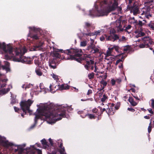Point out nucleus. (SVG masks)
<instances>
[{
	"label": "nucleus",
	"instance_id": "obj_16",
	"mask_svg": "<svg viewBox=\"0 0 154 154\" xmlns=\"http://www.w3.org/2000/svg\"><path fill=\"white\" fill-rule=\"evenodd\" d=\"M150 10V9L147 8V10L144 11H143V12L141 14V15H145V17L147 19L151 17V15L149 14V11Z\"/></svg>",
	"mask_w": 154,
	"mask_h": 154
},
{
	"label": "nucleus",
	"instance_id": "obj_54",
	"mask_svg": "<svg viewBox=\"0 0 154 154\" xmlns=\"http://www.w3.org/2000/svg\"><path fill=\"white\" fill-rule=\"evenodd\" d=\"M147 110H148V111L150 113H151L152 114H153L154 112L151 109V108L148 109H147Z\"/></svg>",
	"mask_w": 154,
	"mask_h": 154
},
{
	"label": "nucleus",
	"instance_id": "obj_24",
	"mask_svg": "<svg viewBox=\"0 0 154 154\" xmlns=\"http://www.w3.org/2000/svg\"><path fill=\"white\" fill-rule=\"evenodd\" d=\"M148 26L151 28L152 30H154V23L152 21L148 24Z\"/></svg>",
	"mask_w": 154,
	"mask_h": 154
},
{
	"label": "nucleus",
	"instance_id": "obj_48",
	"mask_svg": "<svg viewBox=\"0 0 154 154\" xmlns=\"http://www.w3.org/2000/svg\"><path fill=\"white\" fill-rule=\"evenodd\" d=\"M101 30H99L97 31H96L94 32V35H99L100 33L101 32Z\"/></svg>",
	"mask_w": 154,
	"mask_h": 154
},
{
	"label": "nucleus",
	"instance_id": "obj_23",
	"mask_svg": "<svg viewBox=\"0 0 154 154\" xmlns=\"http://www.w3.org/2000/svg\"><path fill=\"white\" fill-rule=\"evenodd\" d=\"M132 11L133 13V14L134 15H136L138 14L139 11L138 8L137 7H135L133 8Z\"/></svg>",
	"mask_w": 154,
	"mask_h": 154
},
{
	"label": "nucleus",
	"instance_id": "obj_15",
	"mask_svg": "<svg viewBox=\"0 0 154 154\" xmlns=\"http://www.w3.org/2000/svg\"><path fill=\"white\" fill-rule=\"evenodd\" d=\"M114 57L111 56H106L105 58V62H107V64H109L112 63V60H114Z\"/></svg>",
	"mask_w": 154,
	"mask_h": 154
},
{
	"label": "nucleus",
	"instance_id": "obj_49",
	"mask_svg": "<svg viewBox=\"0 0 154 154\" xmlns=\"http://www.w3.org/2000/svg\"><path fill=\"white\" fill-rule=\"evenodd\" d=\"M105 107L104 108H103L102 109V111L101 110L102 112L105 111L106 110V109H107L108 108H109V106H108V105H106V104L105 106Z\"/></svg>",
	"mask_w": 154,
	"mask_h": 154
},
{
	"label": "nucleus",
	"instance_id": "obj_31",
	"mask_svg": "<svg viewBox=\"0 0 154 154\" xmlns=\"http://www.w3.org/2000/svg\"><path fill=\"white\" fill-rule=\"evenodd\" d=\"M146 35V32H144V31H142L141 29V31H140L139 33V36H143Z\"/></svg>",
	"mask_w": 154,
	"mask_h": 154
},
{
	"label": "nucleus",
	"instance_id": "obj_64",
	"mask_svg": "<svg viewBox=\"0 0 154 154\" xmlns=\"http://www.w3.org/2000/svg\"><path fill=\"white\" fill-rule=\"evenodd\" d=\"M56 152L55 151L52 152H48V154H56Z\"/></svg>",
	"mask_w": 154,
	"mask_h": 154
},
{
	"label": "nucleus",
	"instance_id": "obj_25",
	"mask_svg": "<svg viewBox=\"0 0 154 154\" xmlns=\"http://www.w3.org/2000/svg\"><path fill=\"white\" fill-rule=\"evenodd\" d=\"M35 72L36 74L39 76H42V73L39 69H36Z\"/></svg>",
	"mask_w": 154,
	"mask_h": 154
},
{
	"label": "nucleus",
	"instance_id": "obj_60",
	"mask_svg": "<svg viewBox=\"0 0 154 154\" xmlns=\"http://www.w3.org/2000/svg\"><path fill=\"white\" fill-rule=\"evenodd\" d=\"M49 141L50 142V143L51 145H53V141L52 140V139H51V138H49Z\"/></svg>",
	"mask_w": 154,
	"mask_h": 154
},
{
	"label": "nucleus",
	"instance_id": "obj_5",
	"mask_svg": "<svg viewBox=\"0 0 154 154\" xmlns=\"http://www.w3.org/2000/svg\"><path fill=\"white\" fill-rule=\"evenodd\" d=\"M26 51L27 50L25 48H23L22 50H21L20 52V62L23 63L30 64L32 62V59L23 56Z\"/></svg>",
	"mask_w": 154,
	"mask_h": 154
},
{
	"label": "nucleus",
	"instance_id": "obj_11",
	"mask_svg": "<svg viewBox=\"0 0 154 154\" xmlns=\"http://www.w3.org/2000/svg\"><path fill=\"white\" fill-rule=\"evenodd\" d=\"M70 50L66 51L64 52L63 54L62 55L63 58L65 60H73L75 58L74 57L72 56V53L70 52Z\"/></svg>",
	"mask_w": 154,
	"mask_h": 154
},
{
	"label": "nucleus",
	"instance_id": "obj_61",
	"mask_svg": "<svg viewBox=\"0 0 154 154\" xmlns=\"http://www.w3.org/2000/svg\"><path fill=\"white\" fill-rule=\"evenodd\" d=\"M121 61H122V60L120 59H119V60H117L116 62V65H117L119 62H120Z\"/></svg>",
	"mask_w": 154,
	"mask_h": 154
},
{
	"label": "nucleus",
	"instance_id": "obj_42",
	"mask_svg": "<svg viewBox=\"0 0 154 154\" xmlns=\"http://www.w3.org/2000/svg\"><path fill=\"white\" fill-rule=\"evenodd\" d=\"M94 74L93 72L88 74V77L90 79H92L94 78Z\"/></svg>",
	"mask_w": 154,
	"mask_h": 154
},
{
	"label": "nucleus",
	"instance_id": "obj_62",
	"mask_svg": "<svg viewBox=\"0 0 154 154\" xmlns=\"http://www.w3.org/2000/svg\"><path fill=\"white\" fill-rule=\"evenodd\" d=\"M131 26L130 25H128V26L126 27V29H130L131 28Z\"/></svg>",
	"mask_w": 154,
	"mask_h": 154
},
{
	"label": "nucleus",
	"instance_id": "obj_56",
	"mask_svg": "<svg viewBox=\"0 0 154 154\" xmlns=\"http://www.w3.org/2000/svg\"><path fill=\"white\" fill-rule=\"evenodd\" d=\"M128 110L132 112H134L135 111V110L131 107L128 108Z\"/></svg>",
	"mask_w": 154,
	"mask_h": 154
},
{
	"label": "nucleus",
	"instance_id": "obj_27",
	"mask_svg": "<svg viewBox=\"0 0 154 154\" xmlns=\"http://www.w3.org/2000/svg\"><path fill=\"white\" fill-rule=\"evenodd\" d=\"M85 116H88V117L90 119H95V116L93 114H88L86 115Z\"/></svg>",
	"mask_w": 154,
	"mask_h": 154
},
{
	"label": "nucleus",
	"instance_id": "obj_55",
	"mask_svg": "<svg viewBox=\"0 0 154 154\" xmlns=\"http://www.w3.org/2000/svg\"><path fill=\"white\" fill-rule=\"evenodd\" d=\"M98 110L96 108H94L92 109L93 112L95 113H97L98 112Z\"/></svg>",
	"mask_w": 154,
	"mask_h": 154
},
{
	"label": "nucleus",
	"instance_id": "obj_43",
	"mask_svg": "<svg viewBox=\"0 0 154 154\" xmlns=\"http://www.w3.org/2000/svg\"><path fill=\"white\" fill-rule=\"evenodd\" d=\"M110 82L112 86H114L116 84V81L114 79H112L111 80Z\"/></svg>",
	"mask_w": 154,
	"mask_h": 154
},
{
	"label": "nucleus",
	"instance_id": "obj_19",
	"mask_svg": "<svg viewBox=\"0 0 154 154\" xmlns=\"http://www.w3.org/2000/svg\"><path fill=\"white\" fill-rule=\"evenodd\" d=\"M128 101L133 106H135L137 104V103L134 101V99L132 97H129Z\"/></svg>",
	"mask_w": 154,
	"mask_h": 154
},
{
	"label": "nucleus",
	"instance_id": "obj_46",
	"mask_svg": "<svg viewBox=\"0 0 154 154\" xmlns=\"http://www.w3.org/2000/svg\"><path fill=\"white\" fill-rule=\"evenodd\" d=\"M111 51L108 49V50L107 51L106 56H111Z\"/></svg>",
	"mask_w": 154,
	"mask_h": 154
},
{
	"label": "nucleus",
	"instance_id": "obj_30",
	"mask_svg": "<svg viewBox=\"0 0 154 154\" xmlns=\"http://www.w3.org/2000/svg\"><path fill=\"white\" fill-rule=\"evenodd\" d=\"M31 86L32 85L30 84H25L22 85V87H23L25 86V90H26V89L29 88L31 87Z\"/></svg>",
	"mask_w": 154,
	"mask_h": 154
},
{
	"label": "nucleus",
	"instance_id": "obj_2",
	"mask_svg": "<svg viewBox=\"0 0 154 154\" xmlns=\"http://www.w3.org/2000/svg\"><path fill=\"white\" fill-rule=\"evenodd\" d=\"M108 4L109 5L112 4L111 6H109L107 8V10H104L101 11L97 10L96 12V13L93 14L90 13V15H95L97 16H102L105 15H107L108 13L111 11L115 10L117 7L118 4L116 0H107V1L104 0L100 3L97 2L95 5V6L96 8L97 9L98 8V5H100L101 7H103V5H106Z\"/></svg>",
	"mask_w": 154,
	"mask_h": 154
},
{
	"label": "nucleus",
	"instance_id": "obj_12",
	"mask_svg": "<svg viewBox=\"0 0 154 154\" xmlns=\"http://www.w3.org/2000/svg\"><path fill=\"white\" fill-rule=\"evenodd\" d=\"M88 49L89 50H90V52L93 54L98 53L99 51V49L96 48L95 45L92 44H91V45L88 47Z\"/></svg>",
	"mask_w": 154,
	"mask_h": 154
},
{
	"label": "nucleus",
	"instance_id": "obj_37",
	"mask_svg": "<svg viewBox=\"0 0 154 154\" xmlns=\"http://www.w3.org/2000/svg\"><path fill=\"white\" fill-rule=\"evenodd\" d=\"M41 66H39V67H41L42 68H43L45 69L46 68H48L46 66V63L45 62H43V64L42 63V64H41Z\"/></svg>",
	"mask_w": 154,
	"mask_h": 154
},
{
	"label": "nucleus",
	"instance_id": "obj_29",
	"mask_svg": "<svg viewBox=\"0 0 154 154\" xmlns=\"http://www.w3.org/2000/svg\"><path fill=\"white\" fill-rule=\"evenodd\" d=\"M49 65L52 68L54 69L56 68V65L53 63V61H52L51 62L49 63Z\"/></svg>",
	"mask_w": 154,
	"mask_h": 154
},
{
	"label": "nucleus",
	"instance_id": "obj_45",
	"mask_svg": "<svg viewBox=\"0 0 154 154\" xmlns=\"http://www.w3.org/2000/svg\"><path fill=\"white\" fill-rule=\"evenodd\" d=\"M130 49V47L129 46H125L124 47L123 49L124 51H127L129 50Z\"/></svg>",
	"mask_w": 154,
	"mask_h": 154
},
{
	"label": "nucleus",
	"instance_id": "obj_40",
	"mask_svg": "<svg viewBox=\"0 0 154 154\" xmlns=\"http://www.w3.org/2000/svg\"><path fill=\"white\" fill-rule=\"evenodd\" d=\"M114 49H115V50L116 51H117L118 52H119L120 48L119 46H116V45H114Z\"/></svg>",
	"mask_w": 154,
	"mask_h": 154
},
{
	"label": "nucleus",
	"instance_id": "obj_51",
	"mask_svg": "<svg viewBox=\"0 0 154 154\" xmlns=\"http://www.w3.org/2000/svg\"><path fill=\"white\" fill-rule=\"evenodd\" d=\"M116 82L119 84L121 82V79L120 78H118L116 79Z\"/></svg>",
	"mask_w": 154,
	"mask_h": 154
},
{
	"label": "nucleus",
	"instance_id": "obj_10",
	"mask_svg": "<svg viewBox=\"0 0 154 154\" xmlns=\"http://www.w3.org/2000/svg\"><path fill=\"white\" fill-rule=\"evenodd\" d=\"M0 48H2L4 51L6 52H8L10 54H12V47L9 45H7V47L5 42H3L2 44L0 42Z\"/></svg>",
	"mask_w": 154,
	"mask_h": 154
},
{
	"label": "nucleus",
	"instance_id": "obj_28",
	"mask_svg": "<svg viewBox=\"0 0 154 154\" xmlns=\"http://www.w3.org/2000/svg\"><path fill=\"white\" fill-rule=\"evenodd\" d=\"M129 22L131 24H134L137 22V20H135L134 17L131 18L129 20Z\"/></svg>",
	"mask_w": 154,
	"mask_h": 154
},
{
	"label": "nucleus",
	"instance_id": "obj_3",
	"mask_svg": "<svg viewBox=\"0 0 154 154\" xmlns=\"http://www.w3.org/2000/svg\"><path fill=\"white\" fill-rule=\"evenodd\" d=\"M25 144L20 145V154H42V151L31 146L30 148L24 149Z\"/></svg>",
	"mask_w": 154,
	"mask_h": 154
},
{
	"label": "nucleus",
	"instance_id": "obj_41",
	"mask_svg": "<svg viewBox=\"0 0 154 154\" xmlns=\"http://www.w3.org/2000/svg\"><path fill=\"white\" fill-rule=\"evenodd\" d=\"M150 101H151L150 106L152 108L154 109V99H152Z\"/></svg>",
	"mask_w": 154,
	"mask_h": 154
},
{
	"label": "nucleus",
	"instance_id": "obj_32",
	"mask_svg": "<svg viewBox=\"0 0 154 154\" xmlns=\"http://www.w3.org/2000/svg\"><path fill=\"white\" fill-rule=\"evenodd\" d=\"M87 41H83L80 42V46L82 47H85L87 44Z\"/></svg>",
	"mask_w": 154,
	"mask_h": 154
},
{
	"label": "nucleus",
	"instance_id": "obj_33",
	"mask_svg": "<svg viewBox=\"0 0 154 154\" xmlns=\"http://www.w3.org/2000/svg\"><path fill=\"white\" fill-rule=\"evenodd\" d=\"M113 42L119 39V36L116 34H113Z\"/></svg>",
	"mask_w": 154,
	"mask_h": 154
},
{
	"label": "nucleus",
	"instance_id": "obj_57",
	"mask_svg": "<svg viewBox=\"0 0 154 154\" xmlns=\"http://www.w3.org/2000/svg\"><path fill=\"white\" fill-rule=\"evenodd\" d=\"M100 40L101 41H103L105 39H106V37L105 36V35L104 36H102L100 38Z\"/></svg>",
	"mask_w": 154,
	"mask_h": 154
},
{
	"label": "nucleus",
	"instance_id": "obj_39",
	"mask_svg": "<svg viewBox=\"0 0 154 154\" xmlns=\"http://www.w3.org/2000/svg\"><path fill=\"white\" fill-rule=\"evenodd\" d=\"M152 130V126H151V122L149 124V126L148 128V131L149 133H150L151 131Z\"/></svg>",
	"mask_w": 154,
	"mask_h": 154
},
{
	"label": "nucleus",
	"instance_id": "obj_1",
	"mask_svg": "<svg viewBox=\"0 0 154 154\" xmlns=\"http://www.w3.org/2000/svg\"><path fill=\"white\" fill-rule=\"evenodd\" d=\"M37 106L39 108L37 110L38 114L44 116L47 120L49 121L50 124L54 123L65 117L66 111L67 109L66 105H62L59 107V109L55 110L54 104L50 103H40Z\"/></svg>",
	"mask_w": 154,
	"mask_h": 154
},
{
	"label": "nucleus",
	"instance_id": "obj_47",
	"mask_svg": "<svg viewBox=\"0 0 154 154\" xmlns=\"http://www.w3.org/2000/svg\"><path fill=\"white\" fill-rule=\"evenodd\" d=\"M30 37L34 39H37L38 38L37 35H33L30 36Z\"/></svg>",
	"mask_w": 154,
	"mask_h": 154
},
{
	"label": "nucleus",
	"instance_id": "obj_6",
	"mask_svg": "<svg viewBox=\"0 0 154 154\" xmlns=\"http://www.w3.org/2000/svg\"><path fill=\"white\" fill-rule=\"evenodd\" d=\"M33 103V101L30 100H28L27 101H22L21 102L20 105L21 109L25 114H26L27 111L30 112L29 107Z\"/></svg>",
	"mask_w": 154,
	"mask_h": 154
},
{
	"label": "nucleus",
	"instance_id": "obj_44",
	"mask_svg": "<svg viewBox=\"0 0 154 154\" xmlns=\"http://www.w3.org/2000/svg\"><path fill=\"white\" fill-rule=\"evenodd\" d=\"M100 82V84L103 85V87L106 86L107 84L106 82L104 80H102Z\"/></svg>",
	"mask_w": 154,
	"mask_h": 154
},
{
	"label": "nucleus",
	"instance_id": "obj_52",
	"mask_svg": "<svg viewBox=\"0 0 154 154\" xmlns=\"http://www.w3.org/2000/svg\"><path fill=\"white\" fill-rule=\"evenodd\" d=\"M14 109L15 112H19V109L16 106H14Z\"/></svg>",
	"mask_w": 154,
	"mask_h": 154
},
{
	"label": "nucleus",
	"instance_id": "obj_4",
	"mask_svg": "<svg viewBox=\"0 0 154 154\" xmlns=\"http://www.w3.org/2000/svg\"><path fill=\"white\" fill-rule=\"evenodd\" d=\"M0 142L4 147L7 148L11 147L13 151L15 152L18 151V154H19V145H15L12 143L9 142L8 141L2 140H0Z\"/></svg>",
	"mask_w": 154,
	"mask_h": 154
},
{
	"label": "nucleus",
	"instance_id": "obj_63",
	"mask_svg": "<svg viewBox=\"0 0 154 154\" xmlns=\"http://www.w3.org/2000/svg\"><path fill=\"white\" fill-rule=\"evenodd\" d=\"M5 64L7 66H10V63L8 62H6L5 63Z\"/></svg>",
	"mask_w": 154,
	"mask_h": 154
},
{
	"label": "nucleus",
	"instance_id": "obj_18",
	"mask_svg": "<svg viewBox=\"0 0 154 154\" xmlns=\"http://www.w3.org/2000/svg\"><path fill=\"white\" fill-rule=\"evenodd\" d=\"M34 61L35 64L38 65V66H41V65L42 64V63L43 64V61H39L37 57L35 58Z\"/></svg>",
	"mask_w": 154,
	"mask_h": 154
},
{
	"label": "nucleus",
	"instance_id": "obj_8",
	"mask_svg": "<svg viewBox=\"0 0 154 154\" xmlns=\"http://www.w3.org/2000/svg\"><path fill=\"white\" fill-rule=\"evenodd\" d=\"M89 56L87 55H84V60H85L86 64L85 65V68L87 70H88L89 69H91L92 70L94 69V62L91 60L87 58H89Z\"/></svg>",
	"mask_w": 154,
	"mask_h": 154
},
{
	"label": "nucleus",
	"instance_id": "obj_22",
	"mask_svg": "<svg viewBox=\"0 0 154 154\" xmlns=\"http://www.w3.org/2000/svg\"><path fill=\"white\" fill-rule=\"evenodd\" d=\"M60 89L61 90H66L69 88V86L66 85H60Z\"/></svg>",
	"mask_w": 154,
	"mask_h": 154
},
{
	"label": "nucleus",
	"instance_id": "obj_7",
	"mask_svg": "<svg viewBox=\"0 0 154 154\" xmlns=\"http://www.w3.org/2000/svg\"><path fill=\"white\" fill-rule=\"evenodd\" d=\"M143 43L139 45V47L141 48H147L149 44H152L153 43L152 40L149 37L146 36L142 38Z\"/></svg>",
	"mask_w": 154,
	"mask_h": 154
},
{
	"label": "nucleus",
	"instance_id": "obj_20",
	"mask_svg": "<svg viewBox=\"0 0 154 154\" xmlns=\"http://www.w3.org/2000/svg\"><path fill=\"white\" fill-rule=\"evenodd\" d=\"M41 141L44 148L46 149L48 147V146L47 144V142L45 139L42 140Z\"/></svg>",
	"mask_w": 154,
	"mask_h": 154
},
{
	"label": "nucleus",
	"instance_id": "obj_36",
	"mask_svg": "<svg viewBox=\"0 0 154 154\" xmlns=\"http://www.w3.org/2000/svg\"><path fill=\"white\" fill-rule=\"evenodd\" d=\"M103 97L101 99V101L102 102H104L107 99V97L105 94L103 95Z\"/></svg>",
	"mask_w": 154,
	"mask_h": 154
},
{
	"label": "nucleus",
	"instance_id": "obj_58",
	"mask_svg": "<svg viewBox=\"0 0 154 154\" xmlns=\"http://www.w3.org/2000/svg\"><path fill=\"white\" fill-rule=\"evenodd\" d=\"M92 91L91 90H89L88 91V92L87 93V94L88 95H89L90 94H91L92 93Z\"/></svg>",
	"mask_w": 154,
	"mask_h": 154
},
{
	"label": "nucleus",
	"instance_id": "obj_21",
	"mask_svg": "<svg viewBox=\"0 0 154 154\" xmlns=\"http://www.w3.org/2000/svg\"><path fill=\"white\" fill-rule=\"evenodd\" d=\"M105 36L106 37V40L107 41H111L113 42V35H111L108 36H107L106 35H105Z\"/></svg>",
	"mask_w": 154,
	"mask_h": 154
},
{
	"label": "nucleus",
	"instance_id": "obj_38",
	"mask_svg": "<svg viewBox=\"0 0 154 154\" xmlns=\"http://www.w3.org/2000/svg\"><path fill=\"white\" fill-rule=\"evenodd\" d=\"M54 57L57 58H60L61 55L60 54L57 52H55L54 53Z\"/></svg>",
	"mask_w": 154,
	"mask_h": 154
},
{
	"label": "nucleus",
	"instance_id": "obj_59",
	"mask_svg": "<svg viewBox=\"0 0 154 154\" xmlns=\"http://www.w3.org/2000/svg\"><path fill=\"white\" fill-rule=\"evenodd\" d=\"M142 31H144V32H146V34H147V32L148 31L147 29H141Z\"/></svg>",
	"mask_w": 154,
	"mask_h": 154
},
{
	"label": "nucleus",
	"instance_id": "obj_35",
	"mask_svg": "<svg viewBox=\"0 0 154 154\" xmlns=\"http://www.w3.org/2000/svg\"><path fill=\"white\" fill-rule=\"evenodd\" d=\"M51 76L55 80H56V81L58 80V76L55 75L54 73H52V74H51Z\"/></svg>",
	"mask_w": 154,
	"mask_h": 154
},
{
	"label": "nucleus",
	"instance_id": "obj_13",
	"mask_svg": "<svg viewBox=\"0 0 154 154\" xmlns=\"http://www.w3.org/2000/svg\"><path fill=\"white\" fill-rule=\"evenodd\" d=\"M115 26V28L116 30L118 32L122 31L123 29V28L121 25V22L120 20H117L114 24Z\"/></svg>",
	"mask_w": 154,
	"mask_h": 154
},
{
	"label": "nucleus",
	"instance_id": "obj_50",
	"mask_svg": "<svg viewBox=\"0 0 154 154\" xmlns=\"http://www.w3.org/2000/svg\"><path fill=\"white\" fill-rule=\"evenodd\" d=\"M31 30H32L34 31H35L37 30H38V29L35 28V27H29V28Z\"/></svg>",
	"mask_w": 154,
	"mask_h": 154
},
{
	"label": "nucleus",
	"instance_id": "obj_34",
	"mask_svg": "<svg viewBox=\"0 0 154 154\" xmlns=\"http://www.w3.org/2000/svg\"><path fill=\"white\" fill-rule=\"evenodd\" d=\"M91 26V24L88 22H85V25L84 26V28L87 29V28H89Z\"/></svg>",
	"mask_w": 154,
	"mask_h": 154
},
{
	"label": "nucleus",
	"instance_id": "obj_17",
	"mask_svg": "<svg viewBox=\"0 0 154 154\" xmlns=\"http://www.w3.org/2000/svg\"><path fill=\"white\" fill-rule=\"evenodd\" d=\"M56 87L54 85L51 84L49 86L50 91L52 93H54L57 90V88H56Z\"/></svg>",
	"mask_w": 154,
	"mask_h": 154
},
{
	"label": "nucleus",
	"instance_id": "obj_26",
	"mask_svg": "<svg viewBox=\"0 0 154 154\" xmlns=\"http://www.w3.org/2000/svg\"><path fill=\"white\" fill-rule=\"evenodd\" d=\"M127 40V38L124 36H122L121 38H119V42H125Z\"/></svg>",
	"mask_w": 154,
	"mask_h": 154
},
{
	"label": "nucleus",
	"instance_id": "obj_53",
	"mask_svg": "<svg viewBox=\"0 0 154 154\" xmlns=\"http://www.w3.org/2000/svg\"><path fill=\"white\" fill-rule=\"evenodd\" d=\"M9 88H7L6 89H4L3 90V92H4L5 93H6L9 91H10Z\"/></svg>",
	"mask_w": 154,
	"mask_h": 154
},
{
	"label": "nucleus",
	"instance_id": "obj_14",
	"mask_svg": "<svg viewBox=\"0 0 154 154\" xmlns=\"http://www.w3.org/2000/svg\"><path fill=\"white\" fill-rule=\"evenodd\" d=\"M57 143L59 147L61 149L60 150L59 152L60 154H66L65 152V149L64 147H62V143L61 140H59L57 141Z\"/></svg>",
	"mask_w": 154,
	"mask_h": 154
},
{
	"label": "nucleus",
	"instance_id": "obj_9",
	"mask_svg": "<svg viewBox=\"0 0 154 154\" xmlns=\"http://www.w3.org/2000/svg\"><path fill=\"white\" fill-rule=\"evenodd\" d=\"M70 51L72 53V56L75 58V60L78 62H80L79 59L76 57H81L82 54V50L79 49H71Z\"/></svg>",
	"mask_w": 154,
	"mask_h": 154
}]
</instances>
